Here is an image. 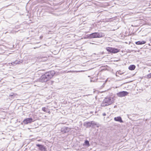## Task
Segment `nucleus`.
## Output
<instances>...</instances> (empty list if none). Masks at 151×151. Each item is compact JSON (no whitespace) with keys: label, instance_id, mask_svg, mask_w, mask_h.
Wrapping results in <instances>:
<instances>
[{"label":"nucleus","instance_id":"f257e3e1","mask_svg":"<svg viewBox=\"0 0 151 151\" xmlns=\"http://www.w3.org/2000/svg\"><path fill=\"white\" fill-rule=\"evenodd\" d=\"M55 73L54 70L46 72L40 77L39 81L42 82H46L51 79Z\"/></svg>","mask_w":151,"mask_h":151},{"label":"nucleus","instance_id":"f03ea898","mask_svg":"<svg viewBox=\"0 0 151 151\" xmlns=\"http://www.w3.org/2000/svg\"><path fill=\"white\" fill-rule=\"evenodd\" d=\"M83 125L86 128H94L95 126H96L98 127H99V124L94 121L85 122L84 123Z\"/></svg>","mask_w":151,"mask_h":151},{"label":"nucleus","instance_id":"7ed1b4c3","mask_svg":"<svg viewBox=\"0 0 151 151\" xmlns=\"http://www.w3.org/2000/svg\"><path fill=\"white\" fill-rule=\"evenodd\" d=\"M104 33L102 32H94L87 35L88 38H100L103 37Z\"/></svg>","mask_w":151,"mask_h":151},{"label":"nucleus","instance_id":"20e7f679","mask_svg":"<svg viewBox=\"0 0 151 151\" xmlns=\"http://www.w3.org/2000/svg\"><path fill=\"white\" fill-rule=\"evenodd\" d=\"M106 49L109 53L112 54H115L120 51V49L114 47H108Z\"/></svg>","mask_w":151,"mask_h":151},{"label":"nucleus","instance_id":"39448f33","mask_svg":"<svg viewBox=\"0 0 151 151\" xmlns=\"http://www.w3.org/2000/svg\"><path fill=\"white\" fill-rule=\"evenodd\" d=\"M128 93H129L126 91H123L117 93L116 95L118 97H122L127 96Z\"/></svg>","mask_w":151,"mask_h":151},{"label":"nucleus","instance_id":"423d86ee","mask_svg":"<svg viewBox=\"0 0 151 151\" xmlns=\"http://www.w3.org/2000/svg\"><path fill=\"white\" fill-rule=\"evenodd\" d=\"M113 99L110 97L105 98L103 101V103L112 104Z\"/></svg>","mask_w":151,"mask_h":151},{"label":"nucleus","instance_id":"0eeeda50","mask_svg":"<svg viewBox=\"0 0 151 151\" xmlns=\"http://www.w3.org/2000/svg\"><path fill=\"white\" fill-rule=\"evenodd\" d=\"M37 147H38L39 150L40 151H47L46 148L42 144H37L36 145Z\"/></svg>","mask_w":151,"mask_h":151},{"label":"nucleus","instance_id":"6e6552de","mask_svg":"<svg viewBox=\"0 0 151 151\" xmlns=\"http://www.w3.org/2000/svg\"><path fill=\"white\" fill-rule=\"evenodd\" d=\"M70 130V129L68 127H64L61 129V132L63 134L67 133Z\"/></svg>","mask_w":151,"mask_h":151},{"label":"nucleus","instance_id":"1a4fd4ad","mask_svg":"<svg viewBox=\"0 0 151 151\" xmlns=\"http://www.w3.org/2000/svg\"><path fill=\"white\" fill-rule=\"evenodd\" d=\"M33 121V119L32 118H29L24 119L23 121V122L24 124H27L31 123Z\"/></svg>","mask_w":151,"mask_h":151},{"label":"nucleus","instance_id":"9d476101","mask_svg":"<svg viewBox=\"0 0 151 151\" xmlns=\"http://www.w3.org/2000/svg\"><path fill=\"white\" fill-rule=\"evenodd\" d=\"M114 119L115 121L119 122L121 123L124 122V121L122 120V118L120 116H118L116 117H115L114 118Z\"/></svg>","mask_w":151,"mask_h":151},{"label":"nucleus","instance_id":"9b49d317","mask_svg":"<svg viewBox=\"0 0 151 151\" xmlns=\"http://www.w3.org/2000/svg\"><path fill=\"white\" fill-rule=\"evenodd\" d=\"M83 145L84 147H89L90 146L89 142L88 140L86 139L84 141V143L83 144Z\"/></svg>","mask_w":151,"mask_h":151},{"label":"nucleus","instance_id":"f8f14e48","mask_svg":"<svg viewBox=\"0 0 151 151\" xmlns=\"http://www.w3.org/2000/svg\"><path fill=\"white\" fill-rule=\"evenodd\" d=\"M146 42L145 41H139L135 42V44L136 45H141L145 44Z\"/></svg>","mask_w":151,"mask_h":151},{"label":"nucleus","instance_id":"ddd939ff","mask_svg":"<svg viewBox=\"0 0 151 151\" xmlns=\"http://www.w3.org/2000/svg\"><path fill=\"white\" fill-rule=\"evenodd\" d=\"M136 66L134 65H130L128 68L129 69L131 70H134Z\"/></svg>","mask_w":151,"mask_h":151},{"label":"nucleus","instance_id":"4468645a","mask_svg":"<svg viewBox=\"0 0 151 151\" xmlns=\"http://www.w3.org/2000/svg\"><path fill=\"white\" fill-rule=\"evenodd\" d=\"M17 95V94H15L13 93H12L9 96V97L10 98H14V97H15Z\"/></svg>","mask_w":151,"mask_h":151},{"label":"nucleus","instance_id":"2eb2a0df","mask_svg":"<svg viewBox=\"0 0 151 151\" xmlns=\"http://www.w3.org/2000/svg\"><path fill=\"white\" fill-rule=\"evenodd\" d=\"M42 110L44 112H47L48 111V109L46 107H45L42 108Z\"/></svg>","mask_w":151,"mask_h":151},{"label":"nucleus","instance_id":"dca6fc26","mask_svg":"<svg viewBox=\"0 0 151 151\" xmlns=\"http://www.w3.org/2000/svg\"><path fill=\"white\" fill-rule=\"evenodd\" d=\"M18 62H17V61H16V60H15V61L11 63H9V65H10V64H11L12 65H15L17 64V63H18Z\"/></svg>","mask_w":151,"mask_h":151},{"label":"nucleus","instance_id":"f3484780","mask_svg":"<svg viewBox=\"0 0 151 151\" xmlns=\"http://www.w3.org/2000/svg\"><path fill=\"white\" fill-rule=\"evenodd\" d=\"M55 106H53V108L54 109H56V110H58V109L60 108L59 106H57L56 104H55Z\"/></svg>","mask_w":151,"mask_h":151},{"label":"nucleus","instance_id":"a211bd4d","mask_svg":"<svg viewBox=\"0 0 151 151\" xmlns=\"http://www.w3.org/2000/svg\"><path fill=\"white\" fill-rule=\"evenodd\" d=\"M47 58L45 57H43L41 58V60L42 61H45L47 60Z\"/></svg>","mask_w":151,"mask_h":151},{"label":"nucleus","instance_id":"6ab92c4d","mask_svg":"<svg viewBox=\"0 0 151 151\" xmlns=\"http://www.w3.org/2000/svg\"><path fill=\"white\" fill-rule=\"evenodd\" d=\"M16 61H17V62H18L17 63V64H19L21 63H22L23 62V60H16Z\"/></svg>","mask_w":151,"mask_h":151},{"label":"nucleus","instance_id":"aec40b11","mask_svg":"<svg viewBox=\"0 0 151 151\" xmlns=\"http://www.w3.org/2000/svg\"><path fill=\"white\" fill-rule=\"evenodd\" d=\"M147 77L148 78H151V73L148 74L147 75Z\"/></svg>","mask_w":151,"mask_h":151},{"label":"nucleus","instance_id":"412c9836","mask_svg":"<svg viewBox=\"0 0 151 151\" xmlns=\"http://www.w3.org/2000/svg\"><path fill=\"white\" fill-rule=\"evenodd\" d=\"M110 105V104H101V105L102 106H106Z\"/></svg>","mask_w":151,"mask_h":151},{"label":"nucleus","instance_id":"4be33fe9","mask_svg":"<svg viewBox=\"0 0 151 151\" xmlns=\"http://www.w3.org/2000/svg\"><path fill=\"white\" fill-rule=\"evenodd\" d=\"M55 109H54L53 108V106H52L51 107V108L50 109L52 110H55Z\"/></svg>","mask_w":151,"mask_h":151},{"label":"nucleus","instance_id":"5701e85b","mask_svg":"<svg viewBox=\"0 0 151 151\" xmlns=\"http://www.w3.org/2000/svg\"><path fill=\"white\" fill-rule=\"evenodd\" d=\"M102 115L103 116H104L106 115V114L105 113H104L102 114Z\"/></svg>","mask_w":151,"mask_h":151},{"label":"nucleus","instance_id":"b1692460","mask_svg":"<svg viewBox=\"0 0 151 151\" xmlns=\"http://www.w3.org/2000/svg\"><path fill=\"white\" fill-rule=\"evenodd\" d=\"M116 107H117V106H116V105H115V106H114V108H116Z\"/></svg>","mask_w":151,"mask_h":151},{"label":"nucleus","instance_id":"393cba45","mask_svg":"<svg viewBox=\"0 0 151 151\" xmlns=\"http://www.w3.org/2000/svg\"><path fill=\"white\" fill-rule=\"evenodd\" d=\"M93 113V112H92V111H91V112H90V113H91V114H92V113Z\"/></svg>","mask_w":151,"mask_h":151},{"label":"nucleus","instance_id":"a878e982","mask_svg":"<svg viewBox=\"0 0 151 151\" xmlns=\"http://www.w3.org/2000/svg\"><path fill=\"white\" fill-rule=\"evenodd\" d=\"M41 139H39V140H38V141H41Z\"/></svg>","mask_w":151,"mask_h":151},{"label":"nucleus","instance_id":"bb28decb","mask_svg":"<svg viewBox=\"0 0 151 151\" xmlns=\"http://www.w3.org/2000/svg\"><path fill=\"white\" fill-rule=\"evenodd\" d=\"M42 37L40 36V39H41L42 38Z\"/></svg>","mask_w":151,"mask_h":151},{"label":"nucleus","instance_id":"cd10ccee","mask_svg":"<svg viewBox=\"0 0 151 151\" xmlns=\"http://www.w3.org/2000/svg\"><path fill=\"white\" fill-rule=\"evenodd\" d=\"M105 83H103V86H104V85H105Z\"/></svg>","mask_w":151,"mask_h":151},{"label":"nucleus","instance_id":"c85d7f7f","mask_svg":"<svg viewBox=\"0 0 151 151\" xmlns=\"http://www.w3.org/2000/svg\"><path fill=\"white\" fill-rule=\"evenodd\" d=\"M129 115H128V114H127V116H128V118L129 117Z\"/></svg>","mask_w":151,"mask_h":151}]
</instances>
